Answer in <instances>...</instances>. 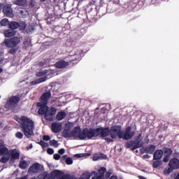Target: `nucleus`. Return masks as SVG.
Here are the masks:
<instances>
[{"instance_id": "obj_1", "label": "nucleus", "mask_w": 179, "mask_h": 179, "mask_svg": "<svg viewBox=\"0 0 179 179\" xmlns=\"http://www.w3.org/2000/svg\"><path fill=\"white\" fill-rule=\"evenodd\" d=\"M131 127H128L126 128L125 131L122 132L121 126L115 125L110 128V138H106V142L110 143L111 142H114V139H124L125 141H128V139H131L134 135L135 131H131Z\"/></svg>"}, {"instance_id": "obj_2", "label": "nucleus", "mask_w": 179, "mask_h": 179, "mask_svg": "<svg viewBox=\"0 0 179 179\" xmlns=\"http://www.w3.org/2000/svg\"><path fill=\"white\" fill-rule=\"evenodd\" d=\"M51 97L50 92H45L41 98V102L38 103V107L41 108L38 110V114H45V118L48 121H52L53 115L57 113L55 108H48L47 103H48V99Z\"/></svg>"}, {"instance_id": "obj_3", "label": "nucleus", "mask_w": 179, "mask_h": 179, "mask_svg": "<svg viewBox=\"0 0 179 179\" xmlns=\"http://www.w3.org/2000/svg\"><path fill=\"white\" fill-rule=\"evenodd\" d=\"M14 120L17 121V122L21 125L22 132L27 138H30L34 135L33 129H34V122L33 120L26 117L22 116L19 117L18 116H15Z\"/></svg>"}, {"instance_id": "obj_4", "label": "nucleus", "mask_w": 179, "mask_h": 179, "mask_svg": "<svg viewBox=\"0 0 179 179\" xmlns=\"http://www.w3.org/2000/svg\"><path fill=\"white\" fill-rule=\"evenodd\" d=\"M55 74V71L54 69L49 70H41L40 71L36 73L37 78H40L37 80H35L30 83L31 86H34V85H38L40 83H43L48 80V79H51L52 76Z\"/></svg>"}, {"instance_id": "obj_5", "label": "nucleus", "mask_w": 179, "mask_h": 179, "mask_svg": "<svg viewBox=\"0 0 179 179\" xmlns=\"http://www.w3.org/2000/svg\"><path fill=\"white\" fill-rule=\"evenodd\" d=\"M0 156H3L1 159V163H6L10 159V153L9 150L5 145H0Z\"/></svg>"}, {"instance_id": "obj_6", "label": "nucleus", "mask_w": 179, "mask_h": 179, "mask_svg": "<svg viewBox=\"0 0 179 179\" xmlns=\"http://www.w3.org/2000/svg\"><path fill=\"white\" fill-rule=\"evenodd\" d=\"M86 132V130H83L82 131L80 130V127H76L71 131L72 138H73L74 139H85Z\"/></svg>"}, {"instance_id": "obj_7", "label": "nucleus", "mask_w": 179, "mask_h": 179, "mask_svg": "<svg viewBox=\"0 0 179 179\" xmlns=\"http://www.w3.org/2000/svg\"><path fill=\"white\" fill-rule=\"evenodd\" d=\"M19 43H20V39L18 37L5 39L3 42L5 45L8 48H13L14 47H16Z\"/></svg>"}, {"instance_id": "obj_8", "label": "nucleus", "mask_w": 179, "mask_h": 179, "mask_svg": "<svg viewBox=\"0 0 179 179\" xmlns=\"http://www.w3.org/2000/svg\"><path fill=\"white\" fill-rule=\"evenodd\" d=\"M99 135H100L102 138H105V141L107 142V138L111 139V130H110L108 128H98V136Z\"/></svg>"}, {"instance_id": "obj_9", "label": "nucleus", "mask_w": 179, "mask_h": 179, "mask_svg": "<svg viewBox=\"0 0 179 179\" xmlns=\"http://www.w3.org/2000/svg\"><path fill=\"white\" fill-rule=\"evenodd\" d=\"M20 99L17 96H12L6 103V108L10 110V108H15V106L17 105Z\"/></svg>"}, {"instance_id": "obj_10", "label": "nucleus", "mask_w": 179, "mask_h": 179, "mask_svg": "<svg viewBox=\"0 0 179 179\" xmlns=\"http://www.w3.org/2000/svg\"><path fill=\"white\" fill-rule=\"evenodd\" d=\"M43 169V166L38 163L34 164L31 166L28 170L29 174H37L41 171Z\"/></svg>"}, {"instance_id": "obj_11", "label": "nucleus", "mask_w": 179, "mask_h": 179, "mask_svg": "<svg viewBox=\"0 0 179 179\" xmlns=\"http://www.w3.org/2000/svg\"><path fill=\"white\" fill-rule=\"evenodd\" d=\"M84 131H87L85 133V138H88V139H92V138H94L96 136H99V128L98 129H85Z\"/></svg>"}, {"instance_id": "obj_12", "label": "nucleus", "mask_w": 179, "mask_h": 179, "mask_svg": "<svg viewBox=\"0 0 179 179\" xmlns=\"http://www.w3.org/2000/svg\"><path fill=\"white\" fill-rule=\"evenodd\" d=\"M169 166H170L168 169V173H170L173 170H176L179 168V160L177 158L171 159L169 162Z\"/></svg>"}, {"instance_id": "obj_13", "label": "nucleus", "mask_w": 179, "mask_h": 179, "mask_svg": "<svg viewBox=\"0 0 179 179\" xmlns=\"http://www.w3.org/2000/svg\"><path fill=\"white\" fill-rule=\"evenodd\" d=\"M3 12L6 16L8 17H13V10H12V6L9 4H6L3 8Z\"/></svg>"}, {"instance_id": "obj_14", "label": "nucleus", "mask_w": 179, "mask_h": 179, "mask_svg": "<svg viewBox=\"0 0 179 179\" xmlns=\"http://www.w3.org/2000/svg\"><path fill=\"white\" fill-rule=\"evenodd\" d=\"M104 173H106V168L101 167L98 169V173L96 172V174L91 179H104Z\"/></svg>"}, {"instance_id": "obj_15", "label": "nucleus", "mask_w": 179, "mask_h": 179, "mask_svg": "<svg viewBox=\"0 0 179 179\" xmlns=\"http://www.w3.org/2000/svg\"><path fill=\"white\" fill-rule=\"evenodd\" d=\"M52 131L54 134H59L62 131V122H54L52 124Z\"/></svg>"}, {"instance_id": "obj_16", "label": "nucleus", "mask_w": 179, "mask_h": 179, "mask_svg": "<svg viewBox=\"0 0 179 179\" xmlns=\"http://www.w3.org/2000/svg\"><path fill=\"white\" fill-rule=\"evenodd\" d=\"M10 156V162H15V160H18L19 157H20V152L17 150H13Z\"/></svg>"}, {"instance_id": "obj_17", "label": "nucleus", "mask_w": 179, "mask_h": 179, "mask_svg": "<svg viewBox=\"0 0 179 179\" xmlns=\"http://www.w3.org/2000/svg\"><path fill=\"white\" fill-rule=\"evenodd\" d=\"M96 174V171H92V172H84L81 176L80 177V179H90V178L92 177V178H93V177H94Z\"/></svg>"}, {"instance_id": "obj_18", "label": "nucleus", "mask_w": 179, "mask_h": 179, "mask_svg": "<svg viewBox=\"0 0 179 179\" xmlns=\"http://www.w3.org/2000/svg\"><path fill=\"white\" fill-rule=\"evenodd\" d=\"M68 65H69V62H65L64 60H60L55 64V67L61 69L65 68L66 66H68Z\"/></svg>"}, {"instance_id": "obj_19", "label": "nucleus", "mask_w": 179, "mask_h": 179, "mask_svg": "<svg viewBox=\"0 0 179 179\" xmlns=\"http://www.w3.org/2000/svg\"><path fill=\"white\" fill-rule=\"evenodd\" d=\"M163 150H158L154 153V160H159L163 157Z\"/></svg>"}, {"instance_id": "obj_20", "label": "nucleus", "mask_w": 179, "mask_h": 179, "mask_svg": "<svg viewBox=\"0 0 179 179\" xmlns=\"http://www.w3.org/2000/svg\"><path fill=\"white\" fill-rule=\"evenodd\" d=\"M16 34V31L15 30L10 28V29H7L4 31L5 37H12Z\"/></svg>"}, {"instance_id": "obj_21", "label": "nucleus", "mask_w": 179, "mask_h": 179, "mask_svg": "<svg viewBox=\"0 0 179 179\" xmlns=\"http://www.w3.org/2000/svg\"><path fill=\"white\" fill-rule=\"evenodd\" d=\"M62 176V172L59 170H54L50 173V176L49 177H52V178H55L56 177H61Z\"/></svg>"}, {"instance_id": "obj_22", "label": "nucleus", "mask_w": 179, "mask_h": 179, "mask_svg": "<svg viewBox=\"0 0 179 179\" xmlns=\"http://www.w3.org/2000/svg\"><path fill=\"white\" fill-rule=\"evenodd\" d=\"M101 159H107V156L104 154H95L93 157V161L101 160Z\"/></svg>"}, {"instance_id": "obj_23", "label": "nucleus", "mask_w": 179, "mask_h": 179, "mask_svg": "<svg viewBox=\"0 0 179 179\" xmlns=\"http://www.w3.org/2000/svg\"><path fill=\"white\" fill-rule=\"evenodd\" d=\"M66 117V113L64 111H60L57 113L56 119L58 121H62V120H64V118H65Z\"/></svg>"}, {"instance_id": "obj_24", "label": "nucleus", "mask_w": 179, "mask_h": 179, "mask_svg": "<svg viewBox=\"0 0 179 179\" xmlns=\"http://www.w3.org/2000/svg\"><path fill=\"white\" fill-rule=\"evenodd\" d=\"M155 150H156V147L154 145H148L145 149V153H150V155H152Z\"/></svg>"}, {"instance_id": "obj_25", "label": "nucleus", "mask_w": 179, "mask_h": 179, "mask_svg": "<svg viewBox=\"0 0 179 179\" xmlns=\"http://www.w3.org/2000/svg\"><path fill=\"white\" fill-rule=\"evenodd\" d=\"M19 167L22 170H24L25 169H27V167H29V162H27V161H25L24 159H22L20 162Z\"/></svg>"}, {"instance_id": "obj_26", "label": "nucleus", "mask_w": 179, "mask_h": 179, "mask_svg": "<svg viewBox=\"0 0 179 179\" xmlns=\"http://www.w3.org/2000/svg\"><path fill=\"white\" fill-rule=\"evenodd\" d=\"M63 136L64 138H72V131L70 129H64L63 131Z\"/></svg>"}, {"instance_id": "obj_27", "label": "nucleus", "mask_w": 179, "mask_h": 179, "mask_svg": "<svg viewBox=\"0 0 179 179\" xmlns=\"http://www.w3.org/2000/svg\"><path fill=\"white\" fill-rule=\"evenodd\" d=\"M8 26L12 30H15V29H17V27H19V23H17V22H10Z\"/></svg>"}, {"instance_id": "obj_28", "label": "nucleus", "mask_w": 179, "mask_h": 179, "mask_svg": "<svg viewBox=\"0 0 179 179\" xmlns=\"http://www.w3.org/2000/svg\"><path fill=\"white\" fill-rule=\"evenodd\" d=\"M27 3L26 0H16L15 4L19 5L20 6H24Z\"/></svg>"}, {"instance_id": "obj_29", "label": "nucleus", "mask_w": 179, "mask_h": 179, "mask_svg": "<svg viewBox=\"0 0 179 179\" xmlns=\"http://www.w3.org/2000/svg\"><path fill=\"white\" fill-rule=\"evenodd\" d=\"M9 24H10L9 20H8L6 18H4L0 21V24H1V26H3V27H6V26L9 25Z\"/></svg>"}, {"instance_id": "obj_30", "label": "nucleus", "mask_w": 179, "mask_h": 179, "mask_svg": "<svg viewBox=\"0 0 179 179\" xmlns=\"http://www.w3.org/2000/svg\"><path fill=\"white\" fill-rule=\"evenodd\" d=\"M50 146H54L55 148H58V145L59 144L58 143V141H57L55 140H51L50 141Z\"/></svg>"}, {"instance_id": "obj_31", "label": "nucleus", "mask_w": 179, "mask_h": 179, "mask_svg": "<svg viewBox=\"0 0 179 179\" xmlns=\"http://www.w3.org/2000/svg\"><path fill=\"white\" fill-rule=\"evenodd\" d=\"M38 143L41 145V146H42L43 149L48 148V144L44 141H40Z\"/></svg>"}, {"instance_id": "obj_32", "label": "nucleus", "mask_w": 179, "mask_h": 179, "mask_svg": "<svg viewBox=\"0 0 179 179\" xmlns=\"http://www.w3.org/2000/svg\"><path fill=\"white\" fill-rule=\"evenodd\" d=\"M172 154H173V151H171V149L166 148L165 150V155H166V156H171Z\"/></svg>"}, {"instance_id": "obj_33", "label": "nucleus", "mask_w": 179, "mask_h": 179, "mask_svg": "<svg viewBox=\"0 0 179 179\" xmlns=\"http://www.w3.org/2000/svg\"><path fill=\"white\" fill-rule=\"evenodd\" d=\"M159 166H162V162H160V161L154 162L153 167H155V169H157V167H159Z\"/></svg>"}, {"instance_id": "obj_34", "label": "nucleus", "mask_w": 179, "mask_h": 179, "mask_svg": "<svg viewBox=\"0 0 179 179\" xmlns=\"http://www.w3.org/2000/svg\"><path fill=\"white\" fill-rule=\"evenodd\" d=\"M15 136H16V138H17L18 139H22V138H23V133L19 131V132L16 133Z\"/></svg>"}, {"instance_id": "obj_35", "label": "nucleus", "mask_w": 179, "mask_h": 179, "mask_svg": "<svg viewBox=\"0 0 179 179\" xmlns=\"http://www.w3.org/2000/svg\"><path fill=\"white\" fill-rule=\"evenodd\" d=\"M66 163L68 165H71L73 163V160L71 157H68L66 159Z\"/></svg>"}, {"instance_id": "obj_36", "label": "nucleus", "mask_w": 179, "mask_h": 179, "mask_svg": "<svg viewBox=\"0 0 179 179\" xmlns=\"http://www.w3.org/2000/svg\"><path fill=\"white\" fill-rule=\"evenodd\" d=\"M111 174H113V170L110 169L108 171V172H106L105 177L106 178H108V177H110V176H111Z\"/></svg>"}, {"instance_id": "obj_37", "label": "nucleus", "mask_w": 179, "mask_h": 179, "mask_svg": "<svg viewBox=\"0 0 179 179\" xmlns=\"http://www.w3.org/2000/svg\"><path fill=\"white\" fill-rule=\"evenodd\" d=\"M53 159H55V160H59L61 159V155H59V154H55L53 155Z\"/></svg>"}, {"instance_id": "obj_38", "label": "nucleus", "mask_w": 179, "mask_h": 179, "mask_svg": "<svg viewBox=\"0 0 179 179\" xmlns=\"http://www.w3.org/2000/svg\"><path fill=\"white\" fill-rule=\"evenodd\" d=\"M170 160V156L166 155L165 157L164 158V162L167 163Z\"/></svg>"}, {"instance_id": "obj_39", "label": "nucleus", "mask_w": 179, "mask_h": 179, "mask_svg": "<svg viewBox=\"0 0 179 179\" xmlns=\"http://www.w3.org/2000/svg\"><path fill=\"white\" fill-rule=\"evenodd\" d=\"M47 152H48V155H54V150L52 148L48 149Z\"/></svg>"}, {"instance_id": "obj_40", "label": "nucleus", "mask_w": 179, "mask_h": 179, "mask_svg": "<svg viewBox=\"0 0 179 179\" xmlns=\"http://www.w3.org/2000/svg\"><path fill=\"white\" fill-rule=\"evenodd\" d=\"M58 153L59 155H64V153H65V149L62 148V149L59 150Z\"/></svg>"}, {"instance_id": "obj_41", "label": "nucleus", "mask_w": 179, "mask_h": 179, "mask_svg": "<svg viewBox=\"0 0 179 179\" xmlns=\"http://www.w3.org/2000/svg\"><path fill=\"white\" fill-rule=\"evenodd\" d=\"M78 157H84V156H90V154H79L77 155Z\"/></svg>"}, {"instance_id": "obj_42", "label": "nucleus", "mask_w": 179, "mask_h": 179, "mask_svg": "<svg viewBox=\"0 0 179 179\" xmlns=\"http://www.w3.org/2000/svg\"><path fill=\"white\" fill-rule=\"evenodd\" d=\"M43 141H46V142H48V141H50V138L48 136H43Z\"/></svg>"}, {"instance_id": "obj_43", "label": "nucleus", "mask_w": 179, "mask_h": 179, "mask_svg": "<svg viewBox=\"0 0 179 179\" xmlns=\"http://www.w3.org/2000/svg\"><path fill=\"white\" fill-rule=\"evenodd\" d=\"M15 52H16V50L15 48H12L10 51H9V53L10 54H15Z\"/></svg>"}, {"instance_id": "obj_44", "label": "nucleus", "mask_w": 179, "mask_h": 179, "mask_svg": "<svg viewBox=\"0 0 179 179\" xmlns=\"http://www.w3.org/2000/svg\"><path fill=\"white\" fill-rule=\"evenodd\" d=\"M131 146H132V142L126 143V148H131Z\"/></svg>"}, {"instance_id": "obj_45", "label": "nucleus", "mask_w": 179, "mask_h": 179, "mask_svg": "<svg viewBox=\"0 0 179 179\" xmlns=\"http://www.w3.org/2000/svg\"><path fill=\"white\" fill-rule=\"evenodd\" d=\"M109 179H117V178L115 176H112Z\"/></svg>"}, {"instance_id": "obj_46", "label": "nucleus", "mask_w": 179, "mask_h": 179, "mask_svg": "<svg viewBox=\"0 0 179 179\" xmlns=\"http://www.w3.org/2000/svg\"><path fill=\"white\" fill-rule=\"evenodd\" d=\"M33 148V145L30 144V145L29 146V148L27 149H32Z\"/></svg>"}, {"instance_id": "obj_47", "label": "nucleus", "mask_w": 179, "mask_h": 179, "mask_svg": "<svg viewBox=\"0 0 179 179\" xmlns=\"http://www.w3.org/2000/svg\"><path fill=\"white\" fill-rule=\"evenodd\" d=\"M140 138H142V134L138 135V138L140 139Z\"/></svg>"}, {"instance_id": "obj_48", "label": "nucleus", "mask_w": 179, "mask_h": 179, "mask_svg": "<svg viewBox=\"0 0 179 179\" xmlns=\"http://www.w3.org/2000/svg\"><path fill=\"white\" fill-rule=\"evenodd\" d=\"M2 69L1 68H0V73H2Z\"/></svg>"}, {"instance_id": "obj_49", "label": "nucleus", "mask_w": 179, "mask_h": 179, "mask_svg": "<svg viewBox=\"0 0 179 179\" xmlns=\"http://www.w3.org/2000/svg\"><path fill=\"white\" fill-rule=\"evenodd\" d=\"M48 179H55V178L52 177H49Z\"/></svg>"}, {"instance_id": "obj_50", "label": "nucleus", "mask_w": 179, "mask_h": 179, "mask_svg": "<svg viewBox=\"0 0 179 179\" xmlns=\"http://www.w3.org/2000/svg\"><path fill=\"white\" fill-rule=\"evenodd\" d=\"M3 53L1 52V51H0V57H1V55H2Z\"/></svg>"}, {"instance_id": "obj_51", "label": "nucleus", "mask_w": 179, "mask_h": 179, "mask_svg": "<svg viewBox=\"0 0 179 179\" xmlns=\"http://www.w3.org/2000/svg\"><path fill=\"white\" fill-rule=\"evenodd\" d=\"M63 159H66V155L63 156Z\"/></svg>"}, {"instance_id": "obj_52", "label": "nucleus", "mask_w": 179, "mask_h": 179, "mask_svg": "<svg viewBox=\"0 0 179 179\" xmlns=\"http://www.w3.org/2000/svg\"><path fill=\"white\" fill-rule=\"evenodd\" d=\"M142 146V145H137L136 148H141Z\"/></svg>"}, {"instance_id": "obj_53", "label": "nucleus", "mask_w": 179, "mask_h": 179, "mask_svg": "<svg viewBox=\"0 0 179 179\" xmlns=\"http://www.w3.org/2000/svg\"><path fill=\"white\" fill-rule=\"evenodd\" d=\"M24 29H26V25H24Z\"/></svg>"}, {"instance_id": "obj_54", "label": "nucleus", "mask_w": 179, "mask_h": 179, "mask_svg": "<svg viewBox=\"0 0 179 179\" xmlns=\"http://www.w3.org/2000/svg\"><path fill=\"white\" fill-rule=\"evenodd\" d=\"M69 125H72V123H69Z\"/></svg>"}, {"instance_id": "obj_55", "label": "nucleus", "mask_w": 179, "mask_h": 179, "mask_svg": "<svg viewBox=\"0 0 179 179\" xmlns=\"http://www.w3.org/2000/svg\"><path fill=\"white\" fill-rule=\"evenodd\" d=\"M71 179H76V178H71Z\"/></svg>"}, {"instance_id": "obj_56", "label": "nucleus", "mask_w": 179, "mask_h": 179, "mask_svg": "<svg viewBox=\"0 0 179 179\" xmlns=\"http://www.w3.org/2000/svg\"><path fill=\"white\" fill-rule=\"evenodd\" d=\"M43 1H45V0H42Z\"/></svg>"}, {"instance_id": "obj_57", "label": "nucleus", "mask_w": 179, "mask_h": 179, "mask_svg": "<svg viewBox=\"0 0 179 179\" xmlns=\"http://www.w3.org/2000/svg\"><path fill=\"white\" fill-rule=\"evenodd\" d=\"M0 99H1V96H0Z\"/></svg>"}]
</instances>
